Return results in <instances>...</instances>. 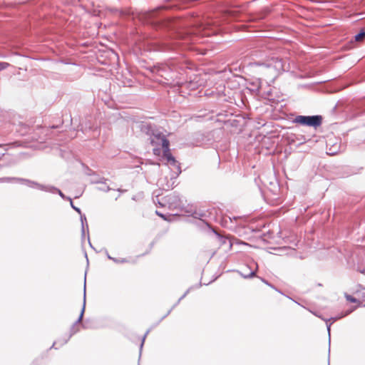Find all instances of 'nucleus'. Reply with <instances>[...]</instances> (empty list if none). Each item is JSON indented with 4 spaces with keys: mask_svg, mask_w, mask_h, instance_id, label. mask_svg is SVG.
<instances>
[{
    "mask_svg": "<svg viewBox=\"0 0 365 365\" xmlns=\"http://www.w3.org/2000/svg\"><path fill=\"white\" fill-rule=\"evenodd\" d=\"M105 254L106 255V256L108 257V259L114 260V258H113V257H112L108 254V251H107L106 250H105Z\"/></svg>",
    "mask_w": 365,
    "mask_h": 365,
    "instance_id": "24",
    "label": "nucleus"
},
{
    "mask_svg": "<svg viewBox=\"0 0 365 365\" xmlns=\"http://www.w3.org/2000/svg\"><path fill=\"white\" fill-rule=\"evenodd\" d=\"M158 184L159 186H160L163 189H170V188H172V185H169V184H166L165 185H164L163 184V179H160L158 182Z\"/></svg>",
    "mask_w": 365,
    "mask_h": 365,
    "instance_id": "14",
    "label": "nucleus"
},
{
    "mask_svg": "<svg viewBox=\"0 0 365 365\" xmlns=\"http://www.w3.org/2000/svg\"><path fill=\"white\" fill-rule=\"evenodd\" d=\"M257 269V264L255 262H252L250 265L242 269L241 274L244 278H250L255 276Z\"/></svg>",
    "mask_w": 365,
    "mask_h": 365,
    "instance_id": "9",
    "label": "nucleus"
},
{
    "mask_svg": "<svg viewBox=\"0 0 365 365\" xmlns=\"http://www.w3.org/2000/svg\"><path fill=\"white\" fill-rule=\"evenodd\" d=\"M155 213H156L157 215L160 216V217H162L165 220H168V221H170L171 220L172 216H170V215L167 216L165 215L162 214L161 212H160L158 211H156Z\"/></svg>",
    "mask_w": 365,
    "mask_h": 365,
    "instance_id": "16",
    "label": "nucleus"
},
{
    "mask_svg": "<svg viewBox=\"0 0 365 365\" xmlns=\"http://www.w3.org/2000/svg\"><path fill=\"white\" fill-rule=\"evenodd\" d=\"M293 122L302 125L317 128L322 125V118L321 115H297Z\"/></svg>",
    "mask_w": 365,
    "mask_h": 365,
    "instance_id": "3",
    "label": "nucleus"
},
{
    "mask_svg": "<svg viewBox=\"0 0 365 365\" xmlns=\"http://www.w3.org/2000/svg\"><path fill=\"white\" fill-rule=\"evenodd\" d=\"M68 200H69V201H70V204H71V207H72L74 210H76L78 213H79V214L81 215V212L80 208H78V207H76V206L73 205V201H72L71 198V197H68Z\"/></svg>",
    "mask_w": 365,
    "mask_h": 365,
    "instance_id": "19",
    "label": "nucleus"
},
{
    "mask_svg": "<svg viewBox=\"0 0 365 365\" xmlns=\"http://www.w3.org/2000/svg\"><path fill=\"white\" fill-rule=\"evenodd\" d=\"M158 140H160V143L163 149L164 152V158L167 160V163L169 165L174 166L177 168L178 171L180 173V167L178 164V162L175 160V159L172 156V155L169 152V141L167 140L165 136H161L158 138Z\"/></svg>",
    "mask_w": 365,
    "mask_h": 365,
    "instance_id": "5",
    "label": "nucleus"
},
{
    "mask_svg": "<svg viewBox=\"0 0 365 365\" xmlns=\"http://www.w3.org/2000/svg\"><path fill=\"white\" fill-rule=\"evenodd\" d=\"M222 243L225 244L226 242H227L229 247H231L232 244L230 240H227V239H222Z\"/></svg>",
    "mask_w": 365,
    "mask_h": 365,
    "instance_id": "23",
    "label": "nucleus"
},
{
    "mask_svg": "<svg viewBox=\"0 0 365 365\" xmlns=\"http://www.w3.org/2000/svg\"><path fill=\"white\" fill-rule=\"evenodd\" d=\"M9 66V64L8 63L0 62V71L6 68Z\"/></svg>",
    "mask_w": 365,
    "mask_h": 365,
    "instance_id": "20",
    "label": "nucleus"
},
{
    "mask_svg": "<svg viewBox=\"0 0 365 365\" xmlns=\"http://www.w3.org/2000/svg\"><path fill=\"white\" fill-rule=\"evenodd\" d=\"M159 152H160L159 149H158V148H154L153 149L154 154L158 155L159 153Z\"/></svg>",
    "mask_w": 365,
    "mask_h": 365,
    "instance_id": "26",
    "label": "nucleus"
},
{
    "mask_svg": "<svg viewBox=\"0 0 365 365\" xmlns=\"http://www.w3.org/2000/svg\"><path fill=\"white\" fill-rule=\"evenodd\" d=\"M256 64L263 66L269 69L273 77L277 76L282 71H284L287 69L285 61L274 57L267 60L264 63H257Z\"/></svg>",
    "mask_w": 365,
    "mask_h": 365,
    "instance_id": "1",
    "label": "nucleus"
},
{
    "mask_svg": "<svg viewBox=\"0 0 365 365\" xmlns=\"http://www.w3.org/2000/svg\"><path fill=\"white\" fill-rule=\"evenodd\" d=\"M93 180H97V178H95V179L93 178L91 180V182H93ZM99 180H103V178L100 179Z\"/></svg>",
    "mask_w": 365,
    "mask_h": 365,
    "instance_id": "28",
    "label": "nucleus"
},
{
    "mask_svg": "<svg viewBox=\"0 0 365 365\" xmlns=\"http://www.w3.org/2000/svg\"><path fill=\"white\" fill-rule=\"evenodd\" d=\"M107 180L103 179V180H93V183H98L99 184V186L97 187V189L103 191V192H108L110 190L109 185H107L106 182Z\"/></svg>",
    "mask_w": 365,
    "mask_h": 365,
    "instance_id": "10",
    "label": "nucleus"
},
{
    "mask_svg": "<svg viewBox=\"0 0 365 365\" xmlns=\"http://www.w3.org/2000/svg\"><path fill=\"white\" fill-rule=\"evenodd\" d=\"M346 299H347L348 301H349L351 302H354V303L356 302V299L354 297H351V296H347Z\"/></svg>",
    "mask_w": 365,
    "mask_h": 365,
    "instance_id": "21",
    "label": "nucleus"
},
{
    "mask_svg": "<svg viewBox=\"0 0 365 365\" xmlns=\"http://www.w3.org/2000/svg\"><path fill=\"white\" fill-rule=\"evenodd\" d=\"M85 309H86V283L84 284V294H83V306H82V309H81V313H80V315H79L78 319L72 324V326L70 329V334L68 335H67L65 339H63V340H58V341H54L51 348H55V346L57 344H59L60 346H63V344H66L68 342V341L70 339V338L73 334H75L76 333H77L79 331V329L77 326L78 324L82 322L83 314L85 312ZM56 349H58V348L56 347Z\"/></svg>",
    "mask_w": 365,
    "mask_h": 365,
    "instance_id": "2",
    "label": "nucleus"
},
{
    "mask_svg": "<svg viewBox=\"0 0 365 365\" xmlns=\"http://www.w3.org/2000/svg\"><path fill=\"white\" fill-rule=\"evenodd\" d=\"M327 330H328V333H329V336L330 337V327H331V324H328V322H327Z\"/></svg>",
    "mask_w": 365,
    "mask_h": 365,
    "instance_id": "25",
    "label": "nucleus"
},
{
    "mask_svg": "<svg viewBox=\"0 0 365 365\" xmlns=\"http://www.w3.org/2000/svg\"><path fill=\"white\" fill-rule=\"evenodd\" d=\"M165 202L170 208H175L180 205V198L178 195L172 193L165 197Z\"/></svg>",
    "mask_w": 365,
    "mask_h": 365,
    "instance_id": "8",
    "label": "nucleus"
},
{
    "mask_svg": "<svg viewBox=\"0 0 365 365\" xmlns=\"http://www.w3.org/2000/svg\"><path fill=\"white\" fill-rule=\"evenodd\" d=\"M355 40L356 41H361L365 38V31H361L355 36Z\"/></svg>",
    "mask_w": 365,
    "mask_h": 365,
    "instance_id": "15",
    "label": "nucleus"
},
{
    "mask_svg": "<svg viewBox=\"0 0 365 365\" xmlns=\"http://www.w3.org/2000/svg\"><path fill=\"white\" fill-rule=\"evenodd\" d=\"M81 221L82 237H85V229H86V227L87 230L88 229V224L86 222V217L85 215L81 214Z\"/></svg>",
    "mask_w": 365,
    "mask_h": 365,
    "instance_id": "12",
    "label": "nucleus"
},
{
    "mask_svg": "<svg viewBox=\"0 0 365 365\" xmlns=\"http://www.w3.org/2000/svg\"><path fill=\"white\" fill-rule=\"evenodd\" d=\"M82 327H83L84 329H86V328H87V326H86L85 324H82Z\"/></svg>",
    "mask_w": 365,
    "mask_h": 365,
    "instance_id": "29",
    "label": "nucleus"
},
{
    "mask_svg": "<svg viewBox=\"0 0 365 365\" xmlns=\"http://www.w3.org/2000/svg\"><path fill=\"white\" fill-rule=\"evenodd\" d=\"M155 213H156L157 215L160 216V217H162L165 220H168V221H170L171 220L172 216H170V215L167 216L165 215L162 214L161 212H160L158 211H156Z\"/></svg>",
    "mask_w": 365,
    "mask_h": 365,
    "instance_id": "18",
    "label": "nucleus"
},
{
    "mask_svg": "<svg viewBox=\"0 0 365 365\" xmlns=\"http://www.w3.org/2000/svg\"><path fill=\"white\" fill-rule=\"evenodd\" d=\"M154 11H150V12H148V13H145L144 14H143L142 16L140 17V20L141 21H148V19L151 18L153 15H154Z\"/></svg>",
    "mask_w": 365,
    "mask_h": 365,
    "instance_id": "13",
    "label": "nucleus"
},
{
    "mask_svg": "<svg viewBox=\"0 0 365 365\" xmlns=\"http://www.w3.org/2000/svg\"><path fill=\"white\" fill-rule=\"evenodd\" d=\"M0 182H19L24 184L29 187L35 188V185L36 182L33 181L29 179L21 178H0Z\"/></svg>",
    "mask_w": 365,
    "mask_h": 365,
    "instance_id": "6",
    "label": "nucleus"
},
{
    "mask_svg": "<svg viewBox=\"0 0 365 365\" xmlns=\"http://www.w3.org/2000/svg\"><path fill=\"white\" fill-rule=\"evenodd\" d=\"M35 189H38V190H42V191L46 192L53 193V194L58 193L59 195V196L63 199L68 200V197H66L58 188H57L53 185H42V184H40L36 182V185H35Z\"/></svg>",
    "mask_w": 365,
    "mask_h": 365,
    "instance_id": "7",
    "label": "nucleus"
},
{
    "mask_svg": "<svg viewBox=\"0 0 365 365\" xmlns=\"http://www.w3.org/2000/svg\"><path fill=\"white\" fill-rule=\"evenodd\" d=\"M148 332H149V331H146V333L145 334V335H144V336H143V337L142 342H141V344H140V350H141V349H142V348H143V343H144L145 339V337H146L147 334H148Z\"/></svg>",
    "mask_w": 365,
    "mask_h": 365,
    "instance_id": "22",
    "label": "nucleus"
},
{
    "mask_svg": "<svg viewBox=\"0 0 365 365\" xmlns=\"http://www.w3.org/2000/svg\"><path fill=\"white\" fill-rule=\"evenodd\" d=\"M188 292V291H187L180 299H179V301H180L182 298H184L185 297V295L187 294V293Z\"/></svg>",
    "mask_w": 365,
    "mask_h": 365,
    "instance_id": "27",
    "label": "nucleus"
},
{
    "mask_svg": "<svg viewBox=\"0 0 365 365\" xmlns=\"http://www.w3.org/2000/svg\"><path fill=\"white\" fill-rule=\"evenodd\" d=\"M115 262H120V261L115 259Z\"/></svg>",
    "mask_w": 365,
    "mask_h": 365,
    "instance_id": "30",
    "label": "nucleus"
},
{
    "mask_svg": "<svg viewBox=\"0 0 365 365\" xmlns=\"http://www.w3.org/2000/svg\"><path fill=\"white\" fill-rule=\"evenodd\" d=\"M162 206H165V204H161L160 202H159Z\"/></svg>",
    "mask_w": 365,
    "mask_h": 365,
    "instance_id": "31",
    "label": "nucleus"
},
{
    "mask_svg": "<svg viewBox=\"0 0 365 365\" xmlns=\"http://www.w3.org/2000/svg\"><path fill=\"white\" fill-rule=\"evenodd\" d=\"M98 96L108 108H114V101L113 99L111 83L110 81L105 80V86L100 89Z\"/></svg>",
    "mask_w": 365,
    "mask_h": 365,
    "instance_id": "4",
    "label": "nucleus"
},
{
    "mask_svg": "<svg viewBox=\"0 0 365 365\" xmlns=\"http://www.w3.org/2000/svg\"><path fill=\"white\" fill-rule=\"evenodd\" d=\"M155 213H156L157 215L160 216V217H162L165 220H168V221H170L171 220L172 216H170V215L167 216L165 215L162 214L161 212H160L158 211H156Z\"/></svg>",
    "mask_w": 365,
    "mask_h": 365,
    "instance_id": "17",
    "label": "nucleus"
},
{
    "mask_svg": "<svg viewBox=\"0 0 365 365\" xmlns=\"http://www.w3.org/2000/svg\"><path fill=\"white\" fill-rule=\"evenodd\" d=\"M29 130L30 128L26 124L21 123L19 125V128L16 131L20 135H25L29 133Z\"/></svg>",
    "mask_w": 365,
    "mask_h": 365,
    "instance_id": "11",
    "label": "nucleus"
}]
</instances>
